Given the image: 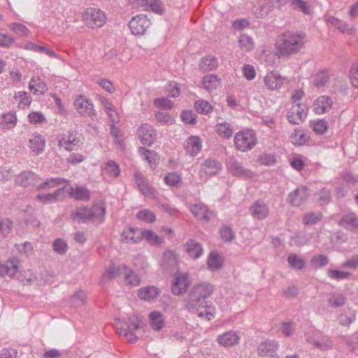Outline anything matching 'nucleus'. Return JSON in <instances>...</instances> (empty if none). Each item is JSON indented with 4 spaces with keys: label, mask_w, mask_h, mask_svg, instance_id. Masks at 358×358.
<instances>
[{
    "label": "nucleus",
    "mask_w": 358,
    "mask_h": 358,
    "mask_svg": "<svg viewBox=\"0 0 358 358\" xmlns=\"http://www.w3.org/2000/svg\"><path fill=\"white\" fill-rule=\"evenodd\" d=\"M305 38L306 35L302 32L287 31L279 36L275 48L281 57H290L304 47Z\"/></svg>",
    "instance_id": "nucleus-1"
},
{
    "label": "nucleus",
    "mask_w": 358,
    "mask_h": 358,
    "mask_svg": "<svg viewBox=\"0 0 358 358\" xmlns=\"http://www.w3.org/2000/svg\"><path fill=\"white\" fill-rule=\"evenodd\" d=\"M214 291L215 286L208 282L194 284L183 301L185 308L192 310L199 307L207 306L208 302L205 299L210 297Z\"/></svg>",
    "instance_id": "nucleus-2"
},
{
    "label": "nucleus",
    "mask_w": 358,
    "mask_h": 358,
    "mask_svg": "<svg viewBox=\"0 0 358 358\" xmlns=\"http://www.w3.org/2000/svg\"><path fill=\"white\" fill-rule=\"evenodd\" d=\"M106 206L103 201H99L93 204L91 208L80 206L71 213V217L78 222L91 221L97 224L104 221Z\"/></svg>",
    "instance_id": "nucleus-3"
},
{
    "label": "nucleus",
    "mask_w": 358,
    "mask_h": 358,
    "mask_svg": "<svg viewBox=\"0 0 358 358\" xmlns=\"http://www.w3.org/2000/svg\"><path fill=\"white\" fill-rule=\"evenodd\" d=\"M128 324L120 319L115 322V327L117 334L124 336L129 343H136L139 336V331L143 327L144 323L141 317L134 314L128 318Z\"/></svg>",
    "instance_id": "nucleus-4"
},
{
    "label": "nucleus",
    "mask_w": 358,
    "mask_h": 358,
    "mask_svg": "<svg viewBox=\"0 0 358 358\" xmlns=\"http://www.w3.org/2000/svg\"><path fill=\"white\" fill-rule=\"evenodd\" d=\"M122 275L124 276V281L128 285L137 286L140 284L141 279L139 276L125 264H119L117 266L113 264L110 266L103 274L100 282L103 284L106 281Z\"/></svg>",
    "instance_id": "nucleus-5"
},
{
    "label": "nucleus",
    "mask_w": 358,
    "mask_h": 358,
    "mask_svg": "<svg viewBox=\"0 0 358 358\" xmlns=\"http://www.w3.org/2000/svg\"><path fill=\"white\" fill-rule=\"evenodd\" d=\"M234 141L238 150L248 152L257 145V139L253 130L244 129L236 134Z\"/></svg>",
    "instance_id": "nucleus-6"
},
{
    "label": "nucleus",
    "mask_w": 358,
    "mask_h": 358,
    "mask_svg": "<svg viewBox=\"0 0 358 358\" xmlns=\"http://www.w3.org/2000/svg\"><path fill=\"white\" fill-rule=\"evenodd\" d=\"M106 20L105 13L99 8H87L82 13V21L91 29L102 27Z\"/></svg>",
    "instance_id": "nucleus-7"
},
{
    "label": "nucleus",
    "mask_w": 358,
    "mask_h": 358,
    "mask_svg": "<svg viewBox=\"0 0 358 358\" xmlns=\"http://www.w3.org/2000/svg\"><path fill=\"white\" fill-rule=\"evenodd\" d=\"M308 343L315 348L325 350L332 348L333 343L330 338L327 336H322L320 331H311L306 334Z\"/></svg>",
    "instance_id": "nucleus-8"
},
{
    "label": "nucleus",
    "mask_w": 358,
    "mask_h": 358,
    "mask_svg": "<svg viewBox=\"0 0 358 358\" xmlns=\"http://www.w3.org/2000/svg\"><path fill=\"white\" fill-rule=\"evenodd\" d=\"M74 106L77 111L84 117H89L92 120L97 117L93 103L83 96H80L74 101Z\"/></svg>",
    "instance_id": "nucleus-9"
},
{
    "label": "nucleus",
    "mask_w": 358,
    "mask_h": 358,
    "mask_svg": "<svg viewBox=\"0 0 358 358\" xmlns=\"http://www.w3.org/2000/svg\"><path fill=\"white\" fill-rule=\"evenodd\" d=\"M307 111L305 104L293 103L287 113V120L292 124H299L306 119Z\"/></svg>",
    "instance_id": "nucleus-10"
},
{
    "label": "nucleus",
    "mask_w": 358,
    "mask_h": 358,
    "mask_svg": "<svg viewBox=\"0 0 358 358\" xmlns=\"http://www.w3.org/2000/svg\"><path fill=\"white\" fill-rule=\"evenodd\" d=\"M190 283L191 281L187 273H176L171 285V292L176 296L182 294L187 292Z\"/></svg>",
    "instance_id": "nucleus-11"
},
{
    "label": "nucleus",
    "mask_w": 358,
    "mask_h": 358,
    "mask_svg": "<svg viewBox=\"0 0 358 358\" xmlns=\"http://www.w3.org/2000/svg\"><path fill=\"white\" fill-rule=\"evenodd\" d=\"M150 24V20L144 15H138L129 21V27L134 35H143Z\"/></svg>",
    "instance_id": "nucleus-12"
},
{
    "label": "nucleus",
    "mask_w": 358,
    "mask_h": 358,
    "mask_svg": "<svg viewBox=\"0 0 358 358\" xmlns=\"http://www.w3.org/2000/svg\"><path fill=\"white\" fill-rule=\"evenodd\" d=\"M308 187L299 186L288 194L287 201L292 206L299 207L308 201Z\"/></svg>",
    "instance_id": "nucleus-13"
},
{
    "label": "nucleus",
    "mask_w": 358,
    "mask_h": 358,
    "mask_svg": "<svg viewBox=\"0 0 358 358\" xmlns=\"http://www.w3.org/2000/svg\"><path fill=\"white\" fill-rule=\"evenodd\" d=\"M135 182L141 191V192L145 196L149 198H155L156 191L148 182L147 178L140 172L135 173L134 176Z\"/></svg>",
    "instance_id": "nucleus-14"
},
{
    "label": "nucleus",
    "mask_w": 358,
    "mask_h": 358,
    "mask_svg": "<svg viewBox=\"0 0 358 358\" xmlns=\"http://www.w3.org/2000/svg\"><path fill=\"white\" fill-rule=\"evenodd\" d=\"M250 215L254 219L263 220L266 219L269 214L268 205L262 200L254 201L249 208Z\"/></svg>",
    "instance_id": "nucleus-15"
},
{
    "label": "nucleus",
    "mask_w": 358,
    "mask_h": 358,
    "mask_svg": "<svg viewBox=\"0 0 358 358\" xmlns=\"http://www.w3.org/2000/svg\"><path fill=\"white\" fill-rule=\"evenodd\" d=\"M138 136L143 145L150 146L155 140L157 134L152 126L143 124L138 129Z\"/></svg>",
    "instance_id": "nucleus-16"
},
{
    "label": "nucleus",
    "mask_w": 358,
    "mask_h": 358,
    "mask_svg": "<svg viewBox=\"0 0 358 358\" xmlns=\"http://www.w3.org/2000/svg\"><path fill=\"white\" fill-rule=\"evenodd\" d=\"M77 136L78 132L76 131H69L66 134H63L58 140V145L60 148H64L66 150L71 151L73 147L78 145L80 142Z\"/></svg>",
    "instance_id": "nucleus-17"
},
{
    "label": "nucleus",
    "mask_w": 358,
    "mask_h": 358,
    "mask_svg": "<svg viewBox=\"0 0 358 358\" xmlns=\"http://www.w3.org/2000/svg\"><path fill=\"white\" fill-rule=\"evenodd\" d=\"M229 170L235 176L250 178L252 177V172L247 169H245L241 164L235 159L229 160L227 163Z\"/></svg>",
    "instance_id": "nucleus-18"
},
{
    "label": "nucleus",
    "mask_w": 358,
    "mask_h": 358,
    "mask_svg": "<svg viewBox=\"0 0 358 358\" xmlns=\"http://www.w3.org/2000/svg\"><path fill=\"white\" fill-rule=\"evenodd\" d=\"M221 165L217 161L212 159H206L201 166V176L211 177L218 173L220 170Z\"/></svg>",
    "instance_id": "nucleus-19"
},
{
    "label": "nucleus",
    "mask_w": 358,
    "mask_h": 358,
    "mask_svg": "<svg viewBox=\"0 0 358 358\" xmlns=\"http://www.w3.org/2000/svg\"><path fill=\"white\" fill-rule=\"evenodd\" d=\"M184 249L188 256L193 259H199L203 254L202 245L193 239L187 241L184 245Z\"/></svg>",
    "instance_id": "nucleus-20"
},
{
    "label": "nucleus",
    "mask_w": 358,
    "mask_h": 358,
    "mask_svg": "<svg viewBox=\"0 0 358 358\" xmlns=\"http://www.w3.org/2000/svg\"><path fill=\"white\" fill-rule=\"evenodd\" d=\"M332 100L328 96L318 97L313 103V110L316 114L322 115L330 110L332 107Z\"/></svg>",
    "instance_id": "nucleus-21"
},
{
    "label": "nucleus",
    "mask_w": 358,
    "mask_h": 358,
    "mask_svg": "<svg viewBox=\"0 0 358 358\" xmlns=\"http://www.w3.org/2000/svg\"><path fill=\"white\" fill-rule=\"evenodd\" d=\"M239 336L237 332L229 331L217 336V341L224 347H231L239 342Z\"/></svg>",
    "instance_id": "nucleus-22"
},
{
    "label": "nucleus",
    "mask_w": 358,
    "mask_h": 358,
    "mask_svg": "<svg viewBox=\"0 0 358 358\" xmlns=\"http://www.w3.org/2000/svg\"><path fill=\"white\" fill-rule=\"evenodd\" d=\"M178 257L176 254L171 250L164 252L162 260V267L167 271H174L177 268Z\"/></svg>",
    "instance_id": "nucleus-23"
},
{
    "label": "nucleus",
    "mask_w": 358,
    "mask_h": 358,
    "mask_svg": "<svg viewBox=\"0 0 358 358\" xmlns=\"http://www.w3.org/2000/svg\"><path fill=\"white\" fill-rule=\"evenodd\" d=\"M285 78L281 77L279 74L273 72H270L264 77V84L270 90H275L280 89L283 84Z\"/></svg>",
    "instance_id": "nucleus-24"
},
{
    "label": "nucleus",
    "mask_w": 358,
    "mask_h": 358,
    "mask_svg": "<svg viewBox=\"0 0 358 358\" xmlns=\"http://www.w3.org/2000/svg\"><path fill=\"white\" fill-rule=\"evenodd\" d=\"M29 145L31 150L38 155L43 152L45 141L41 134H34L29 139Z\"/></svg>",
    "instance_id": "nucleus-25"
},
{
    "label": "nucleus",
    "mask_w": 358,
    "mask_h": 358,
    "mask_svg": "<svg viewBox=\"0 0 358 358\" xmlns=\"http://www.w3.org/2000/svg\"><path fill=\"white\" fill-rule=\"evenodd\" d=\"M187 152L191 156H196L201 150L202 143L197 136H190L185 144Z\"/></svg>",
    "instance_id": "nucleus-26"
},
{
    "label": "nucleus",
    "mask_w": 358,
    "mask_h": 358,
    "mask_svg": "<svg viewBox=\"0 0 358 358\" xmlns=\"http://www.w3.org/2000/svg\"><path fill=\"white\" fill-rule=\"evenodd\" d=\"M149 323L151 328L157 331L162 330L165 326L164 317L159 311H152L149 315Z\"/></svg>",
    "instance_id": "nucleus-27"
},
{
    "label": "nucleus",
    "mask_w": 358,
    "mask_h": 358,
    "mask_svg": "<svg viewBox=\"0 0 358 358\" xmlns=\"http://www.w3.org/2000/svg\"><path fill=\"white\" fill-rule=\"evenodd\" d=\"M190 211L198 219L209 221L211 219V213L208 211L207 206L202 203L192 205Z\"/></svg>",
    "instance_id": "nucleus-28"
},
{
    "label": "nucleus",
    "mask_w": 358,
    "mask_h": 358,
    "mask_svg": "<svg viewBox=\"0 0 358 358\" xmlns=\"http://www.w3.org/2000/svg\"><path fill=\"white\" fill-rule=\"evenodd\" d=\"M17 269L18 266L16 259L8 260L5 263L0 262V275L1 276L13 277L17 273Z\"/></svg>",
    "instance_id": "nucleus-29"
},
{
    "label": "nucleus",
    "mask_w": 358,
    "mask_h": 358,
    "mask_svg": "<svg viewBox=\"0 0 358 358\" xmlns=\"http://www.w3.org/2000/svg\"><path fill=\"white\" fill-rule=\"evenodd\" d=\"M159 293V289L155 286H146L138 290V296L141 299L151 301L156 299Z\"/></svg>",
    "instance_id": "nucleus-30"
},
{
    "label": "nucleus",
    "mask_w": 358,
    "mask_h": 358,
    "mask_svg": "<svg viewBox=\"0 0 358 358\" xmlns=\"http://www.w3.org/2000/svg\"><path fill=\"white\" fill-rule=\"evenodd\" d=\"M278 348V344L276 341L266 340L261 343L257 348V352L259 355L266 357L270 353L275 352Z\"/></svg>",
    "instance_id": "nucleus-31"
},
{
    "label": "nucleus",
    "mask_w": 358,
    "mask_h": 358,
    "mask_svg": "<svg viewBox=\"0 0 358 358\" xmlns=\"http://www.w3.org/2000/svg\"><path fill=\"white\" fill-rule=\"evenodd\" d=\"M327 22L329 24L336 27L342 33L348 34H354L355 33V30L353 27H350L347 23L335 17H328L327 18Z\"/></svg>",
    "instance_id": "nucleus-32"
},
{
    "label": "nucleus",
    "mask_w": 358,
    "mask_h": 358,
    "mask_svg": "<svg viewBox=\"0 0 358 358\" xmlns=\"http://www.w3.org/2000/svg\"><path fill=\"white\" fill-rule=\"evenodd\" d=\"M37 180V176L33 172L24 171L18 176L17 182L20 185L28 187L34 186Z\"/></svg>",
    "instance_id": "nucleus-33"
},
{
    "label": "nucleus",
    "mask_w": 358,
    "mask_h": 358,
    "mask_svg": "<svg viewBox=\"0 0 358 358\" xmlns=\"http://www.w3.org/2000/svg\"><path fill=\"white\" fill-rule=\"evenodd\" d=\"M138 152L141 155L143 159L146 161L152 169L155 168L159 157L155 151L146 150L141 147L138 149Z\"/></svg>",
    "instance_id": "nucleus-34"
},
{
    "label": "nucleus",
    "mask_w": 358,
    "mask_h": 358,
    "mask_svg": "<svg viewBox=\"0 0 358 358\" xmlns=\"http://www.w3.org/2000/svg\"><path fill=\"white\" fill-rule=\"evenodd\" d=\"M338 224L347 229L352 230L358 227V217L353 213L347 214L339 220Z\"/></svg>",
    "instance_id": "nucleus-35"
},
{
    "label": "nucleus",
    "mask_w": 358,
    "mask_h": 358,
    "mask_svg": "<svg viewBox=\"0 0 358 358\" xmlns=\"http://www.w3.org/2000/svg\"><path fill=\"white\" fill-rule=\"evenodd\" d=\"M141 231L136 229L129 227L123 231L122 236L127 243H136L141 238Z\"/></svg>",
    "instance_id": "nucleus-36"
},
{
    "label": "nucleus",
    "mask_w": 358,
    "mask_h": 358,
    "mask_svg": "<svg viewBox=\"0 0 358 358\" xmlns=\"http://www.w3.org/2000/svg\"><path fill=\"white\" fill-rule=\"evenodd\" d=\"M203 85L207 91L212 92L220 85V81L217 76L210 74L203 77Z\"/></svg>",
    "instance_id": "nucleus-37"
},
{
    "label": "nucleus",
    "mask_w": 358,
    "mask_h": 358,
    "mask_svg": "<svg viewBox=\"0 0 358 358\" xmlns=\"http://www.w3.org/2000/svg\"><path fill=\"white\" fill-rule=\"evenodd\" d=\"M328 304L332 308H338L344 306L346 302V297L341 293L334 292L329 295Z\"/></svg>",
    "instance_id": "nucleus-38"
},
{
    "label": "nucleus",
    "mask_w": 358,
    "mask_h": 358,
    "mask_svg": "<svg viewBox=\"0 0 358 358\" xmlns=\"http://www.w3.org/2000/svg\"><path fill=\"white\" fill-rule=\"evenodd\" d=\"M64 189V187H63L59 188L53 193L39 194L36 196V199L43 203L55 202L63 192Z\"/></svg>",
    "instance_id": "nucleus-39"
},
{
    "label": "nucleus",
    "mask_w": 358,
    "mask_h": 358,
    "mask_svg": "<svg viewBox=\"0 0 358 358\" xmlns=\"http://www.w3.org/2000/svg\"><path fill=\"white\" fill-rule=\"evenodd\" d=\"M217 66V59L214 56L205 57L199 63V68L205 71L214 70Z\"/></svg>",
    "instance_id": "nucleus-40"
},
{
    "label": "nucleus",
    "mask_w": 358,
    "mask_h": 358,
    "mask_svg": "<svg viewBox=\"0 0 358 358\" xmlns=\"http://www.w3.org/2000/svg\"><path fill=\"white\" fill-rule=\"evenodd\" d=\"M141 238L146 240L152 245H159L164 242V239L155 234L151 230H144L141 231Z\"/></svg>",
    "instance_id": "nucleus-41"
},
{
    "label": "nucleus",
    "mask_w": 358,
    "mask_h": 358,
    "mask_svg": "<svg viewBox=\"0 0 358 358\" xmlns=\"http://www.w3.org/2000/svg\"><path fill=\"white\" fill-rule=\"evenodd\" d=\"M70 194L76 200L87 201L90 199V192L86 187L71 188Z\"/></svg>",
    "instance_id": "nucleus-42"
},
{
    "label": "nucleus",
    "mask_w": 358,
    "mask_h": 358,
    "mask_svg": "<svg viewBox=\"0 0 358 358\" xmlns=\"http://www.w3.org/2000/svg\"><path fill=\"white\" fill-rule=\"evenodd\" d=\"M329 80V74L327 70L322 69L318 71L314 77L313 84L317 87L324 86Z\"/></svg>",
    "instance_id": "nucleus-43"
},
{
    "label": "nucleus",
    "mask_w": 358,
    "mask_h": 358,
    "mask_svg": "<svg viewBox=\"0 0 358 358\" xmlns=\"http://www.w3.org/2000/svg\"><path fill=\"white\" fill-rule=\"evenodd\" d=\"M17 122V117L13 113H8L2 115V120L1 125L3 129H13Z\"/></svg>",
    "instance_id": "nucleus-44"
},
{
    "label": "nucleus",
    "mask_w": 358,
    "mask_h": 358,
    "mask_svg": "<svg viewBox=\"0 0 358 358\" xmlns=\"http://www.w3.org/2000/svg\"><path fill=\"white\" fill-rule=\"evenodd\" d=\"M25 49L29 50H32L34 52H38V53H43V54L48 55L49 57H53V58L57 57V54L54 51H52L51 50H48L44 46L38 45L31 42H29L26 44Z\"/></svg>",
    "instance_id": "nucleus-45"
},
{
    "label": "nucleus",
    "mask_w": 358,
    "mask_h": 358,
    "mask_svg": "<svg viewBox=\"0 0 358 358\" xmlns=\"http://www.w3.org/2000/svg\"><path fill=\"white\" fill-rule=\"evenodd\" d=\"M322 214L320 212H308L304 215L302 222L305 225H314L320 222Z\"/></svg>",
    "instance_id": "nucleus-46"
},
{
    "label": "nucleus",
    "mask_w": 358,
    "mask_h": 358,
    "mask_svg": "<svg viewBox=\"0 0 358 358\" xmlns=\"http://www.w3.org/2000/svg\"><path fill=\"white\" fill-rule=\"evenodd\" d=\"M216 131L219 136L225 138H229L233 134L231 125L226 122L217 123L216 124Z\"/></svg>",
    "instance_id": "nucleus-47"
},
{
    "label": "nucleus",
    "mask_w": 358,
    "mask_h": 358,
    "mask_svg": "<svg viewBox=\"0 0 358 358\" xmlns=\"http://www.w3.org/2000/svg\"><path fill=\"white\" fill-rule=\"evenodd\" d=\"M208 266L211 271H216L221 268L222 260L216 252H211L207 260Z\"/></svg>",
    "instance_id": "nucleus-48"
},
{
    "label": "nucleus",
    "mask_w": 358,
    "mask_h": 358,
    "mask_svg": "<svg viewBox=\"0 0 358 358\" xmlns=\"http://www.w3.org/2000/svg\"><path fill=\"white\" fill-rule=\"evenodd\" d=\"M101 103L106 110L111 122L116 123L117 113L113 103L109 102L108 99L104 97L101 99Z\"/></svg>",
    "instance_id": "nucleus-49"
},
{
    "label": "nucleus",
    "mask_w": 358,
    "mask_h": 358,
    "mask_svg": "<svg viewBox=\"0 0 358 358\" xmlns=\"http://www.w3.org/2000/svg\"><path fill=\"white\" fill-rule=\"evenodd\" d=\"M105 172L112 178L117 177L120 173L119 165L113 160H108L104 167Z\"/></svg>",
    "instance_id": "nucleus-50"
},
{
    "label": "nucleus",
    "mask_w": 358,
    "mask_h": 358,
    "mask_svg": "<svg viewBox=\"0 0 358 358\" xmlns=\"http://www.w3.org/2000/svg\"><path fill=\"white\" fill-rule=\"evenodd\" d=\"M29 88L34 91L35 94H43L46 90V85L38 78H31L29 84Z\"/></svg>",
    "instance_id": "nucleus-51"
},
{
    "label": "nucleus",
    "mask_w": 358,
    "mask_h": 358,
    "mask_svg": "<svg viewBox=\"0 0 358 358\" xmlns=\"http://www.w3.org/2000/svg\"><path fill=\"white\" fill-rule=\"evenodd\" d=\"M310 126L313 130L317 134H324L328 129L327 122L324 120H313L310 122Z\"/></svg>",
    "instance_id": "nucleus-52"
},
{
    "label": "nucleus",
    "mask_w": 358,
    "mask_h": 358,
    "mask_svg": "<svg viewBox=\"0 0 358 358\" xmlns=\"http://www.w3.org/2000/svg\"><path fill=\"white\" fill-rule=\"evenodd\" d=\"M194 108L197 113L201 114H208L212 111L211 104L205 100L200 99L194 103Z\"/></svg>",
    "instance_id": "nucleus-53"
},
{
    "label": "nucleus",
    "mask_w": 358,
    "mask_h": 358,
    "mask_svg": "<svg viewBox=\"0 0 358 358\" xmlns=\"http://www.w3.org/2000/svg\"><path fill=\"white\" fill-rule=\"evenodd\" d=\"M143 9L145 10H150L158 14H162L165 10L164 4L159 0H151L150 3L147 1V5Z\"/></svg>",
    "instance_id": "nucleus-54"
},
{
    "label": "nucleus",
    "mask_w": 358,
    "mask_h": 358,
    "mask_svg": "<svg viewBox=\"0 0 358 358\" xmlns=\"http://www.w3.org/2000/svg\"><path fill=\"white\" fill-rule=\"evenodd\" d=\"M15 99L18 101V106L21 108L29 106L31 102V96L25 92H19L15 94Z\"/></svg>",
    "instance_id": "nucleus-55"
},
{
    "label": "nucleus",
    "mask_w": 358,
    "mask_h": 358,
    "mask_svg": "<svg viewBox=\"0 0 358 358\" xmlns=\"http://www.w3.org/2000/svg\"><path fill=\"white\" fill-rule=\"evenodd\" d=\"M289 266L295 269L301 270L305 266V261L296 255H290L287 258Z\"/></svg>",
    "instance_id": "nucleus-56"
},
{
    "label": "nucleus",
    "mask_w": 358,
    "mask_h": 358,
    "mask_svg": "<svg viewBox=\"0 0 358 358\" xmlns=\"http://www.w3.org/2000/svg\"><path fill=\"white\" fill-rule=\"evenodd\" d=\"M327 275L333 280H341L348 279L351 273L347 271H338L336 269H329L327 271Z\"/></svg>",
    "instance_id": "nucleus-57"
},
{
    "label": "nucleus",
    "mask_w": 358,
    "mask_h": 358,
    "mask_svg": "<svg viewBox=\"0 0 358 358\" xmlns=\"http://www.w3.org/2000/svg\"><path fill=\"white\" fill-rule=\"evenodd\" d=\"M66 182L67 180L65 178H52L46 180L45 182L41 184L38 187V189L52 188L60 185Z\"/></svg>",
    "instance_id": "nucleus-58"
},
{
    "label": "nucleus",
    "mask_w": 358,
    "mask_h": 358,
    "mask_svg": "<svg viewBox=\"0 0 358 358\" xmlns=\"http://www.w3.org/2000/svg\"><path fill=\"white\" fill-rule=\"evenodd\" d=\"M329 263V259L327 256L322 255H315L313 257L310 264L315 268H319L325 266Z\"/></svg>",
    "instance_id": "nucleus-59"
},
{
    "label": "nucleus",
    "mask_w": 358,
    "mask_h": 358,
    "mask_svg": "<svg viewBox=\"0 0 358 358\" xmlns=\"http://www.w3.org/2000/svg\"><path fill=\"white\" fill-rule=\"evenodd\" d=\"M240 48L244 51H250L254 48V43L251 37L248 35L243 34L238 40Z\"/></svg>",
    "instance_id": "nucleus-60"
},
{
    "label": "nucleus",
    "mask_w": 358,
    "mask_h": 358,
    "mask_svg": "<svg viewBox=\"0 0 358 358\" xmlns=\"http://www.w3.org/2000/svg\"><path fill=\"white\" fill-rule=\"evenodd\" d=\"M318 202L320 205H327L331 200V192L327 189L322 188L317 192Z\"/></svg>",
    "instance_id": "nucleus-61"
},
{
    "label": "nucleus",
    "mask_w": 358,
    "mask_h": 358,
    "mask_svg": "<svg viewBox=\"0 0 358 358\" xmlns=\"http://www.w3.org/2000/svg\"><path fill=\"white\" fill-rule=\"evenodd\" d=\"M136 217L138 220H141L145 221L146 222H149V223H152L154 221H155V220H156L155 214L152 211H150L148 209H144V210H140L137 213Z\"/></svg>",
    "instance_id": "nucleus-62"
},
{
    "label": "nucleus",
    "mask_w": 358,
    "mask_h": 358,
    "mask_svg": "<svg viewBox=\"0 0 358 358\" xmlns=\"http://www.w3.org/2000/svg\"><path fill=\"white\" fill-rule=\"evenodd\" d=\"M220 236H221V238L224 241V242H231L234 238H235V234L233 232L232 229L231 227H228V226H223L221 229H220Z\"/></svg>",
    "instance_id": "nucleus-63"
},
{
    "label": "nucleus",
    "mask_w": 358,
    "mask_h": 358,
    "mask_svg": "<svg viewBox=\"0 0 358 358\" xmlns=\"http://www.w3.org/2000/svg\"><path fill=\"white\" fill-rule=\"evenodd\" d=\"M52 247L57 253L63 255L66 252L68 245L64 240L62 238H57L53 242Z\"/></svg>",
    "instance_id": "nucleus-64"
}]
</instances>
